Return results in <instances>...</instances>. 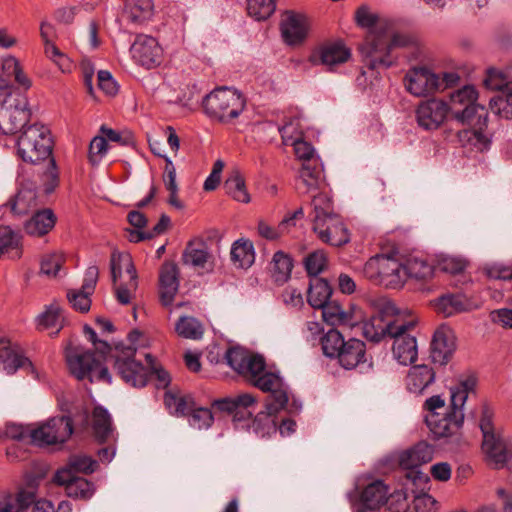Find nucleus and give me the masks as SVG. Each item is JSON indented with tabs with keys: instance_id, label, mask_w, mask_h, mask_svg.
I'll list each match as a JSON object with an SVG mask.
<instances>
[{
	"instance_id": "3",
	"label": "nucleus",
	"mask_w": 512,
	"mask_h": 512,
	"mask_svg": "<svg viewBox=\"0 0 512 512\" xmlns=\"http://www.w3.org/2000/svg\"><path fill=\"white\" fill-rule=\"evenodd\" d=\"M418 46L416 34H366L358 50L364 67L379 71L397 64L399 49L418 50Z\"/></svg>"
},
{
	"instance_id": "45",
	"label": "nucleus",
	"mask_w": 512,
	"mask_h": 512,
	"mask_svg": "<svg viewBox=\"0 0 512 512\" xmlns=\"http://www.w3.org/2000/svg\"><path fill=\"white\" fill-rule=\"evenodd\" d=\"M224 189L234 200L241 203L250 202V194L247 191L245 179L238 169L231 171L224 182Z\"/></svg>"
},
{
	"instance_id": "18",
	"label": "nucleus",
	"mask_w": 512,
	"mask_h": 512,
	"mask_svg": "<svg viewBox=\"0 0 512 512\" xmlns=\"http://www.w3.org/2000/svg\"><path fill=\"white\" fill-rule=\"evenodd\" d=\"M130 50L136 63L146 69L156 68L162 63L163 48L150 34H137Z\"/></svg>"
},
{
	"instance_id": "44",
	"label": "nucleus",
	"mask_w": 512,
	"mask_h": 512,
	"mask_svg": "<svg viewBox=\"0 0 512 512\" xmlns=\"http://www.w3.org/2000/svg\"><path fill=\"white\" fill-rule=\"evenodd\" d=\"M48 160V167L45 170H42L41 168H39V166H27V169L30 172V175L34 173L36 181L37 178H40L44 187V192L46 194H51L59 185V172L55 159L51 157Z\"/></svg>"
},
{
	"instance_id": "30",
	"label": "nucleus",
	"mask_w": 512,
	"mask_h": 512,
	"mask_svg": "<svg viewBox=\"0 0 512 512\" xmlns=\"http://www.w3.org/2000/svg\"><path fill=\"white\" fill-rule=\"evenodd\" d=\"M436 373L426 364L414 365L409 369L405 384L409 392L420 395L434 383Z\"/></svg>"
},
{
	"instance_id": "26",
	"label": "nucleus",
	"mask_w": 512,
	"mask_h": 512,
	"mask_svg": "<svg viewBox=\"0 0 512 512\" xmlns=\"http://www.w3.org/2000/svg\"><path fill=\"white\" fill-rule=\"evenodd\" d=\"M456 350L455 336L447 327L438 328L431 341L430 357L435 364L446 365Z\"/></svg>"
},
{
	"instance_id": "50",
	"label": "nucleus",
	"mask_w": 512,
	"mask_h": 512,
	"mask_svg": "<svg viewBox=\"0 0 512 512\" xmlns=\"http://www.w3.org/2000/svg\"><path fill=\"white\" fill-rule=\"evenodd\" d=\"M179 336L186 339L198 340L203 336L202 324L194 317H180L175 326Z\"/></svg>"
},
{
	"instance_id": "13",
	"label": "nucleus",
	"mask_w": 512,
	"mask_h": 512,
	"mask_svg": "<svg viewBox=\"0 0 512 512\" xmlns=\"http://www.w3.org/2000/svg\"><path fill=\"white\" fill-rule=\"evenodd\" d=\"M73 420L62 415L50 418L38 428L30 431L31 441L38 446H49L66 442L73 434Z\"/></svg>"
},
{
	"instance_id": "54",
	"label": "nucleus",
	"mask_w": 512,
	"mask_h": 512,
	"mask_svg": "<svg viewBox=\"0 0 512 512\" xmlns=\"http://www.w3.org/2000/svg\"><path fill=\"white\" fill-rule=\"evenodd\" d=\"M328 258L324 250L318 249L309 253L304 258V266L307 274L317 277L327 266Z\"/></svg>"
},
{
	"instance_id": "47",
	"label": "nucleus",
	"mask_w": 512,
	"mask_h": 512,
	"mask_svg": "<svg viewBox=\"0 0 512 512\" xmlns=\"http://www.w3.org/2000/svg\"><path fill=\"white\" fill-rule=\"evenodd\" d=\"M434 266L426 259L419 257H410L404 263V278H414L417 280H427L432 278Z\"/></svg>"
},
{
	"instance_id": "52",
	"label": "nucleus",
	"mask_w": 512,
	"mask_h": 512,
	"mask_svg": "<svg viewBox=\"0 0 512 512\" xmlns=\"http://www.w3.org/2000/svg\"><path fill=\"white\" fill-rule=\"evenodd\" d=\"M275 9V0H247L248 15L256 21L268 19Z\"/></svg>"
},
{
	"instance_id": "32",
	"label": "nucleus",
	"mask_w": 512,
	"mask_h": 512,
	"mask_svg": "<svg viewBox=\"0 0 512 512\" xmlns=\"http://www.w3.org/2000/svg\"><path fill=\"white\" fill-rule=\"evenodd\" d=\"M380 284L390 288L401 287L404 282V264L391 256L380 254Z\"/></svg>"
},
{
	"instance_id": "27",
	"label": "nucleus",
	"mask_w": 512,
	"mask_h": 512,
	"mask_svg": "<svg viewBox=\"0 0 512 512\" xmlns=\"http://www.w3.org/2000/svg\"><path fill=\"white\" fill-rule=\"evenodd\" d=\"M353 19L356 26L361 30L371 31L379 27L380 30L378 32H386L396 27L394 19L380 15L367 4H361L356 8Z\"/></svg>"
},
{
	"instance_id": "17",
	"label": "nucleus",
	"mask_w": 512,
	"mask_h": 512,
	"mask_svg": "<svg viewBox=\"0 0 512 512\" xmlns=\"http://www.w3.org/2000/svg\"><path fill=\"white\" fill-rule=\"evenodd\" d=\"M312 230L319 240L334 247H342L350 242V232L339 214L327 218L312 219Z\"/></svg>"
},
{
	"instance_id": "10",
	"label": "nucleus",
	"mask_w": 512,
	"mask_h": 512,
	"mask_svg": "<svg viewBox=\"0 0 512 512\" xmlns=\"http://www.w3.org/2000/svg\"><path fill=\"white\" fill-rule=\"evenodd\" d=\"M494 416V408L487 401H483L479 419L483 436L482 449L493 462L503 464L506 461V446L501 436L495 432Z\"/></svg>"
},
{
	"instance_id": "55",
	"label": "nucleus",
	"mask_w": 512,
	"mask_h": 512,
	"mask_svg": "<svg viewBox=\"0 0 512 512\" xmlns=\"http://www.w3.org/2000/svg\"><path fill=\"white\" fill-rule=\"evenodd\" d=\"M436 308L445 316H451L457 312L464 310V302L460 295L446 294L440 296L436 300Z\"/></svg>"
},
{
	"instance_id": "11",
	"label": "nucleus",
	"mask_w": 512,
	"mask_h": 512,
	"mask_svg": "<svg viewBox=\"0 0 512 512\" xmlns=\"http://www.w3.org/2000/svg\"><path fill=\"white\" fill-rule=\"evenodd\" d=\"M403 317L393 302H387L377 315L364 323L363 336L373 343L390 338Z\"/></svg>"
},
{
	"instance_id": "28",
	"label": "nucleus",
	"mask_w": 512,
	"mask_h": 512,
	"mask_svg": "<svg viewBox=\"0 0 512 512\" xmlns=\"http://www.w3.org/2000/svg\"><path fill=\"white\" fill-rule=\"evenodd\" d=\"M388 487L382 480H375L368 484L360 495V504L356 507L354 512L363 510L379 509L387 501Z\"/></svg>"
},
{
	"instance_id": "42",
	"label": "nucleus",
	"mask_w": 512,
	"mask_h": 512,
	"mask_svg": "<svg viewBox=\"0 0 512 512\" xmlns=\"http://www.w3.org/2000/svg\"><path fill=\"white\" fill-rule=\"evenodd\" d=\"M293 269V259L282 250L274 253L270 263V272L274 281L278 284H283L291 277Z\"/></svg>"
},
{
	"instance_id": "4",
	"label": "nucleus",
	"mask_w": 512,
	"mask_h": 512,
	"mask_svg": "<svg viewBox=\"0 0 512 512\" xmlns=\"http://www.w3.org/2000/svg\"><path fill=\"white\" fill-rule=\"evenodd\" d=\"M96 351H78L68 350L66 352V361L70 373L78 380H89L112 383V375L108 366L112 361L114 354V345L112 346L105 340L98 339L97 345H94Z\"/></svg>"
},
{
	"instance_id": "57",
	"label": "nucleus",
	"mask_w": 512,
	"mask_h": 512,
	"mask_svg": "<svg viewBox=\"0 0 512 512\" xmlns=\"http://www.w3.org/2000/svg\"><path fill=\"white\" fill-rule=\"evenodd\" d=\"M145 359L148 365L149 378L154 376L157 380V388H167L171 383V377L168 371H166L161 365H158L157 359L150 353L145 355Z\"/></svg>"
},
{
	"instance_id": "20",
	"label": "nucleus",
	"mask_w": 512,
	"mask_h": 512,
	"mask_svg": "<svg viewBox=\"0 0 512 512\" xmlns=\"http://www.w3.org/2000/svg\"><path fill=\"white\" fill-rule=\"evenodd\" d=\"M407 91L417 97H425L439 92L438 75L427 67L410 68L404 77Z\"/></svg>"
},
{
	"instance_id": "23",
	"label": "nucleus",
	"mask_w": 512,
	"mask_h": 512,
	"mask_svg": "<svg viewBox=\"0 0 512 512\" xmlns=\"http://www.w3.org/2000/svg\"><path fill=\"white\" fill-rule=\"evenodd\" d=\"M448 103L432 98L422 102L416 109L418 125L425 130L438 129L449 114Z\"/></svg>"
},
{
	"instance_id": "22",
	"label": "nucleus",
	"mask_w": 512,
	"mask_h": 512,
	"mask_svg": "<svg viewBox=\"0 0 512 512\" xmlns=\"http://www.w3.org/2000/svg\"><path fill=\"white\" fill-rule=\"evenodd\" d=\"M281 389L284 390L286 398L282 405H278L276 402L278 398L276 393L267 391L266 393H269V395L266 397L265 411L258 412L253 419L251 418V427L256 434L264 436L269 433L271 428H275L276 423L272 417L288 406V386L284 381ZM246 426L249 427L250 423H247Z\"/></svg>"
},
{
	"instance_id": "24",
	"label": "nucleus",
	"mask_w": 512,
	"mask_h": 512,
	"mask_svg": "<svg viewBox=\"0 0 512 512\" xmlns=\"http://www.w3.org/2000/svg\"><path fill=\"white\" fill-rule=\"evenodd\" d=\"M159 298L163 306H170L179 289L180 271L174 261L165 260L159 270Z\"/></svg>"
},
{
	"instance_id": "59",
	"label": "nucleus",
	"mask_w": 512,
	"mask_h": 512,
	"mask_svg": "<svg viewBox=\"0 0 512 512\" xmlns=\"http://www.w3.org/2000/svg\"><path fill=\"white\" fill-rule=\"evenodd\" d=\"M109 148V144L107 143V138L103 137L102 134L95 136L90 144L88 149V161L92 166L98 165Z\"/></svg>"
},
{
	"instance_id": "31",
	"label": "nucleus",
	"mask_w": 512,
	"mask_h": 512,
	"mask_svg": "<svg viewBox=\"0 0 512 512\" xmlns=\"http://www.w3.org/2000/svg\"><path fill=\"white\" fill-rule=\"evenodd\" d=\"M366 345L363 341L350 338L341 348L337 359L339 364L347 370L356 368L366 362Z\"/></svg>"
},
{
	"instance_id": "63",
	"label": "nucleus",
	"mask_w": 512,
	"mask_h": 512,
	"mask_svg": "<svg viewBox=\"0 0 512 512\" xmlns=\"http://www.w3.org/2000/svg\"><path fill=\"white\" fill-rule=\"evenodd\" d=\"M467 266V262L459 257H444L439 262V267L443 272L456 275L462 273Z\"/></svg>"
},
{
	"instance_id": "38",
	"label": "nucleus",
	"mask_w": 512,
	"mask_h": 512,
	"mask_svg": "<svg viewBox=\"0 0 512 512\" xmlns=\"http://www.w3.org/2000/svg\"><path fill=\"white\" fill-rule=\"evenodd\" d=\"M332 293L333 289L326 279L314 277L310 280L307 290V302L311 307L318 309L331 299Z\"/></svg>"
},
{
	"instance_id": "21",
	"label": "nucleus",
	"mask_w": 512,
	"mask_h": 512,
	"mask_svg": "<svg viewBox=\"0 0 512 512\" xmlns=\"http://www.w3.org/2000/svg\"><path fill=\"white\" fill-rule=\"evenodd\" d=\"M488 110L480 109V115L473 117L470 122H465L469 128L460 130L457 133L458 139L463 146H471L477 151L487 150L491 144L490 138L485 134L488 123Z\"/></svg>"
},
{
	"instance_id": "14",
	"label": "nucleus",
	"mask_w": 512,
	"mask_h": 512,
	"mask_svg": "<svg viewBox=\"0 0 512 512\" xmlns=\"http://www.w3.org/2000/svg\"><path fill=\"white\" fill-rule=\"evenodd\" d=\"M477 99L478 92L473 85H465L451 93L448 103L451 117L462 125L473 120L480 115V109H486L477 103Z\"/></svg>"
},
{
	"instance_id": "8",
	"label": "nucleus",
	"mask_w": 512,
	"mask_h": 512,
	"mask_svg": "<svg viewBox=\"0 0 512 512\" xmlns=\"http://www.w3.org/2000/svg\"><path fill=\"white\" fill-rule=\"evenodd\" d=\"M137 348L124 342L114 343V354L109 363L126 384L135 387H145L149 381L148 368L141 361L135 359Z\"/></svg>"
},
{
	"instance_id": "6",
	"label": "nucleus",
	"mask_w": 512,
	"mask_h": 512,
	"mask_svg": "<svg viewBox=\"0 0 512 512\" xmlns=\"http://www.w3.org/2000/svg\"><path fill=\"white\" fill-rule=\"evenodd\" d=\"M204 114L221 124L231 123L246 107V98L238 90L226 86L217 87L201 101Z\"/></svg>"
},
{
	"instance_id": "41",
	"label": "nucleus",
	"mask_w": 512,
	"mask_h": 512,
	"mask_svg": "<svg viewBox=\"0 0 512 512\" xmlns=\"http://www.w3.org/2000/svg\"><path fill=\"white\" fill-rule=\"evenodd\" d=\"M311 21L307 15L294 10H285L281 13L280 32H309Z\"/></svg>"
},
{
	"instance_id": "37",
	"label": "nucleus",
	"mask_w": 512,
	"mask_h": 512,
	"mask_svg": "<svg viewBox=\"0 0 512 512\" xmlns=\"http://www.w3.org/2000/svg\"><path fill=\"white\" fill-rule=\"evenodd\" d=\"M231 260L238 268L248 269L255 261V250L249 239H238L231 247Z\"/></svg>"
},
{
	"instance_id": "53",
	"label": "nucleus",
	"mask_w": 512,
	"mask_h": 512,
	"mask_svg": "<svg viewBox=\"0 0 512 512\" xmlns=\"http://www.w3.org/2000/svg\"><path fill=\"white\" fill-rule=\"evenodd\" d=\"M345 342L343 335L338 330L331 328L321 338L324 355L329 358H336Z\"/></svg>"
},
{
	"instance_id": "9",
	"label": "nucleus",
	"mask_w": 512,
	"mask_h": 512,
	"mask_svg": "<svg viewBox=\"0 0 512 512\" xmlns=\"http://www.w3.org/2000/svg\"><path fill=\"white\" fill-rule=\"evenodd\" d=\"M352 59V50L343 39H327L314 46L308 56L313 66H322L327 72L337 69Z\"/></svg>"
},
{
	"instance_id": "15",
	"label": "nucleus",
	"mask_w": 512,
	"mask_h": 512,
	"mask_svg": "<svg viewBox=\"0 0 512 512\" xmlns=\"http://www.w3.org/2000/svg\"><path fill=\"white\" fill-rule=\"evenodd\" d=\"M416 319L406 320L404 317L389 339H393V354L402 365H408L417 360L418 350L416 337L411 334L415 330Z\"/></svg>"
},
{
	"instance_id": "60",
	"label": "nucleus",
	"mask_w": 512,
	"mask_h": 512,
	"mask_svg": "<svg viewBox=\"0 0 512 512\" xmlns=\"http://www.w3.org/2000/svg\"><path fill=\"white\" fill-rule=\"evenodd\" d=\"M93 293H88L83 287L78 290H69L67 293V299L72 307L81 313H86L90 310L91 299L90 296Z\"/></svg>"
},
{
	"instance_id": "25",
	"label": "nucleus",
	"mask_w": 512,
	"mask_h": 512,
	"mask_svg": "<svg viewBox=\"0 0 512 512\" xmlns=\"http://www.w3.org/2000/svg\"><path fill=\"white\" fill-rule=\"evenodd\" d=\"M53 482L59 486H65L68 497L73 499H90L94 492V483L83 477L70 476L68 469H58L53 477Z\"/></svg>"
},
{
	"instance_id": "2",
	"label": "nucleus",
	"mask_w": 512,
	"mask_h": 512,
	"mask_svg": "<svg viewBox=\"0 0 512 512\" xmlns=\"http://www.w3.org/2000/svg\"><path fill=\"white\" fill-rule=\"evenodd\" d=\"M224 359L243 380L262 392L272 391L278 395L277 403L285 402L283 378L278 372L266 370L265 358L258 353H251L240 347H230L224 354Z\"/></svg>"
},
{
	"instance_id": "51",
	"label": "nucleus",
	"mask_w": 512,
	"mask_h": 512,
	"mask_svg": "<svg viewBox=\"0 0 512 512\" xmlns=\"http://www.w3.org/2000/svg\"><path fill=\"white\" fill-rule=\"evenodd\" d=\"M98 466L96 460L87 455H71L65 467L61 469H68L70 476H76L77 473L91 474Z\"/></svg>"
},
{
	"instance_id": "7",
	"label": "nucleus",
	"mask_w": 512,
	"mask_h": 512,
	"mask_svg": "<svg viewBox=\"0 0 512 512\" xmlns=\"http://www.w3.org/2000/svg\"><path fill=\"white\" fill-rule=\"evenodd\" d=\"M28 97L19 88L0 95V133L14 135L28 127L31 118Z\"/></svg>"
},
{
	"instance_id": "1",
	"label": "nucleus",
	"mask_w": 512,
	"mask_h": 512,
	"mask_svg": "<svg viewBox=\"0 0 512 512\" xmlns=\"http://www.w3.org/2000/svg\"><path fill=\"white\" fill-rule=\"evenodd\" d=\"M478 378L475 373L461 374L456 384L450 388V405L446 412L440 414L438 409L445 408V400L441 395H433L424 402L427 411L425 422L432 433L433 439L444 443L460 435L464 423L463 406L469 394H476Z\"/></svg>"
},
{
	"instance_id": "40",
	"label": "nucleus",
	"mask_w": 512,
	"mask_h": 512,
	"mask_svg": "<svg viewBox=\"0 0 512 512\" xmlns=\"http://www.w3.org/2000/svg\"><path fill=\"white\" fill-rule=\"evenodd\" d=\"M21 238L9 226H0V257L7 254L11 259L21 258Z\"/></svg>"
},
{
	"instance_id": "34",
	"label": "nucleus",
	"mask_w": 512,
	"mask_h": 512,
	"mask_svg": "<svg viewBox=\"0 0 512 512\" xmlns=\"http://www.w3.org/2000/svg\"><path fill=\"white\" fill-rule=\"evenodd\" d=\"M154 14L153 0H126L124 16L132 24L142 25Z\"/></svg>"
},
{
	"instance_id": "58",
	"label": "nucleus",
	"mask_w": 512,
	"mask_h": 512,
	"mask_svg": "<svg viewBox=\"0 0 512 512\" xmlns=\"http://www.w3.org/2000/svg\"><path fill=\"white\" fill-rule=\"evenodd\" d=\"M313 205V218L322 220L329 217L330 215H336L333 211V201L330 196L326 193H319L312 199Z\"/></svg>"
},
{
	"instance_id": "61",
	"label": "nucleus",
	"mask_w": 512,
	"mask_h": 512,
	"mask_svg": "<svg viewBox=\"0 0 512 512\" xmlns=\"http://www.w3.org/2000/svg\"><path fill=\"white\" fill-rule=\"evenodd\" d=\"M189 424L197 429L209 428L213 422L214 417L209 408L193 407L189 414Z\"/></svg>"
},
{
	"instance_id": "39",
	"label": "nucleus",
	"mask_w": 512,
	"mask_h": 512,
	"mask_svg": "<svg viewBox=\"0 0 512 512\" xmlns=\"http://www.w3.org/2000/svg\"><path fill=\"white\" fill-rule=\"evenodd\" d=\"M209 258L207 243L201 239L189 241L182 254L183 263L194 267H204Z\"/></svg>"
},
{
	"instance_id": "33",
	"label": "nucleus",
	"mask_w": 512,
	"mask_h": 512,
	"mask_svg": "<svg viewBox=\"0 0 512 512\" xmlns=\"http://www.w3.org/2000/svg\"><path fill=\"white\" fill-rule=\"evenodd\" d=\"M32 368V362L11 347L9 340H0V370L7 374L15 373L19 368Z\"/></svg>"
},
{
	"instance_id": "12",
	"label": "nucleus",
	"mask_w": 512,
	"mask_h": 512,
	"mask_svg": "<svg viewBox=\"0 0 512 512\" xmlns=\"http://www.w3.org/2000/svg\"><path fill=\"white\" fill-rule=\"evenodd\" d=\"M434 447L425 441H419L399 455V466L406 470L405 477L415 486L426 483L429 478L419 470L420 466L433 459Z\"/></svg>"
},
{
	"instance_id": "19",
	"label": "nucleus",
	"mask_w": 512,
	"mask_h": 512,
	"mask_svg": "<svg viewBox=\"0 0 512 512\" xmlns=\"http://www.w3.org/2000/svg\"><path fill=\"white\" fill-rule=\"evenodd\" d=\"M256 405V397L250 393L217 399L212 403L217 410L232 415L234 422H250Z\"/></svg>"
},
{
	"instance_id": "43",
	"label": "nucleus",
	"mask_w": 512,
	"mask_h": 512,
	"mask_svg": "<svg viewBox=\"0 0 512 512\" xmlns=\"http://www.w3.org/2000/svg\"><path fill=\"white\" fill-rule=\"evenodd\" d=\"M194 398L191 395H178L172 391L164 394V405L169 412L175 416H189L195 406Z\"/></svg>"
},
{
	"instance_id": "48",
	"label": "nucleus",
	"mask_w": 512,
	"mask_h": 512,
	"mask_svg": "<svg viewBox=\"0 0 512 512\" xmlns=\"http://www.w3.org/2000/svg\"><path fill=\"white\" fill-rule=\"evenodd\" d=\"M324 178L323 166L318 160L304 162L300 170V181L305 186V192L317 189Z\"/></svg>"
},
{
	"instance_id": "29",
	"label": "nucleus",
	"mask_w": 512,
	"mask_h": 512,
	"mask_svg": "<svg viewBox=\"0 0 512 512\" xmlns=\"http://www.w3.org/2000/svg\"><path fill=\"white\" fill-rule=\"evenodd\" d=\"M56 222L54 211L51 208H42L36 210L24 223V230L30 236L43 237L55 227Z\"/></svg>"
},
{
	"instance_id": "16",
	"label": "nucleus",
	"mask_w": 512,
	"mask_h": 512,
	"mask_svg": "<svg viewBox=\"0 0 512 512\" xmlns=\"http://www.w3.org/2000/svg\"><path fill=\"white\" fill-rule=\"evenodd\" d=\"M18 191L8 202L16 215H25L37 204L38 181L34 173L30 175L27 165H19L17 173Z\"/></svg>"
},
{
	"instance_id": "5",
	"label": "nucleus",
	"mask_w": 512,
	"mask_h": 512,
	"mask_svg": "<svg viewBox=\"0 0 512 512\" xmlns=\"http://www.w3.org/2000/svg\"><path fill=\"white\" fill-rule=\"evenodd\" d=\"M16 155L30 167L40 166L53 157L54 141L48 127L32 124L25 127L15 141Z\"/></svg>"
},
{
	"instance_id": "64",
	"label": "nucleus",
	"mask_w": 512,
	"mask_h": 512,
	"mask_svg": "<svg viewBox=\"0 0 512 512\" xmlns=\"http://www.w3.org/2000/svg\"><path fill=\"white\" fill-rule=\"evenodd\" d=\"M14 512H26V510L36 502V495L32 491L21 489L15 499L12 498Z\"/></svg>"
},
{
	"instance_id": "49",
	"label": "nucleus",
	"mask_w": 512,
	"mask_h": 512,
	"mask_svg": "<svg viewBox=\"0 0 512 512\" xmlns=\"http://www.w3.org/2000/svg\"><path fill=\"white\" fill-rule=\"evenodd\" d=\"M48 34H41L44 41V53L52 60L62 72H69L72 68L70 58L60 50V48L47 37Z\"/></svg>"
},
{
	"instance_id": "62",
	"label": "nucleus",
	"mask_w": 512,
	"mask_h": 512,
	"mask_svg": "<svg viewBox=\"0 0 512 512\" xmlns=\"http://www.w3.org/2000/svg\"><path fill=\"white\" fill-rule=\"evenodd\" d=\"M490 105L492 108L496 106L502 117L512 119V85L508 88L504 97H499L497 100L491 99Z\"/></svg>"
},
{
	"instance_id": "46",
	"label": "nucleus",
	"mask_w": 512,
	"mask_h": 512,
	"mask_svg": "<svg viewBox=\"0 0 512 512\" xmlns=\"http://www.w3.org/2000/svg\"><path fill=\"white\" fill-rule=\"evenodd\" d=\"M1 72L9 79V82H11V79H14V81L24 89L23 92L25 93L32 86V81L24 73L20 62L13 56L3 59Z\"/></svg>"
},
{
	"instance_id": "56",
	"label": "nucleus",
	"mask_w": 512,
	"mask_h": 512,
	"mask_svg": "<svg viewBox=\"0 0 512 512\" xmlns=\"http://www.w3.org/2000/svg\"><path fill=\"white\" fill-rule=\"evenodd\" d=\"M322 317L325 322L334 326L346 322L347 315L337 301L329 299L326 304L320 306Z\"/></svg>"
},
{
	"instance_id": "35",
	"label": "nucleus",
	"mask_w": 512,
	"mask_h": 512,
	"mask_svg": "<svg viewBox=\"0 0 512 512\" xmlns=\"http://www.w3.org/2000/svg\"><path fill=\"white\" fill-rule=\"evenodd\" d=\"M92 418L93 436L99 444H105L113 433L111 415L106 408L99 405L93 409Z\"/></svg>"
},
{
	"instance_id": "36",
	"label": "nucleus",
	"mask_w": 512,
	"mask_h": 512,
	"mask_svg": "<svg viewBox=\"0 0 512 512\" xmlns=\"http://www.w3.org/2000/svg\"><path fill=\"white\" fill-rule=\"evenodd\" d=\"M62 312L61 307L55 302L46 306L45 310L36 319L37 329L44 331L56 328L55 331L51 332V336L58 335L63 328L64 317Z\"/></svg>"
}]
</instances>
